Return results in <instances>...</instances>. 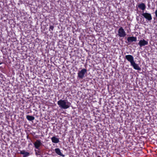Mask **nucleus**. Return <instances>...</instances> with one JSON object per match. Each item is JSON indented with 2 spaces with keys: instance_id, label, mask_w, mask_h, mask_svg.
I'll return each instance as SVG.
<instances>
[{
  "instance_id": "f257e3e1",
  "label": "nucleus",
  "mask_w": 157,
  "mask_h": 157,
  "mask_svg": "<svg viewBox=\"0 0 157 157\" xmlns=\"http://www.w3.org/2000/svg\"><path fill=\"white\" fill-rule=\"evenodd\" d=\"M125 58L128 62H130L131 65L132 66L134 69L138 71L141 70V68L139 65L136 63L134 61L133 56L130 55H127L125 56Z\"/></svg>"
},
{
  "instance_id": "f03ea898",
  "label": "nucleus",
  "mask_w": 157,
  "mask_h": 157,
  "mask_svg": "<svg viewBox=\"0 0 157 157\" xmlns=\"http://www.w3.org/2000/svg\"><path fill=\"white\" fill-rule=\"evenodd\" d=\"M57 104L60 107L64 109L68 108L71 105V103L69 102H67L66 100L61 99L58 101Z\"/></svg>"
},
{
  "instance_id": "7ed1b4c3",
  "label": "nucleus",
  "mask_w": 157,
  "mask_h": 157,
  "mask_svg": "<svg viewBox=\"0 0 157 157\" xmlns=\"http://www.w3.org/2000/svg\"><path fill=\"white\" fill-rule=\"evenodd\" d=\"M87 73L86 69H83L81 71H78L77 73L78 77L79 78L82 79L84 77L85 75Z\"/></svg>"
},
{
  "instance_id": "20e7f679",
  "label": "nucleus",
  "mask_w": 157,
  "mask_h": 157,
  "mask_svg": "<svg viewBox=\"0 0 157 157\" xmlns=\"http://www.w3.org/2000/svg\"><path fill=\"white\" fill-rule=\"evenodd\" d=\"M33 144L35 148L38 150H40V147L42 145V143L40 140H36L33 143Z\"/></svg>"
},
{
  "instance_id": "39448f33",
  "label": "nucleus",
  "mask_w": 157,
  "mask_h": 157,
  "mask_svg": "<svg viewBox=\"0 0 157 157\" xmlns=\"http://www.w3.org/2000/svg\"><path fill=\"white\" fill-rule=\"evenodd\" d=\"M142 15L148 21H150L152 19L150 13H144V11H143Z\"/></svg>"
},
{
  "instance_id": "423d86ee",
  "label": "nucleus",
  "mask_w": 157,
  "mask_h": 157,
  "mask_svg": "<svg viewBox=\"0 0 157 157\" xmlns=\"http://www.w3.org/2000/svg\"><path fill=\"white\" fill-rule=\"evenodd\" d=\"M148 44V41L145 40L144 39L140 40L138 43V44L139 45L140 47H142V46L145 45H147Z\"/></svg>"
},
{
  "instance_id": "0eeeda50",
  "label": "nucleus",
  "mask_w": 157,
  "mask_h": 157,
  "mask_svg": "<svg viewBox=\"0 0 157 157\" xmlns=\"http://www.w3.org/2000/svg\"><path fill=\"white\" fill-rule=\"evenodd\" d=\"M18 153L23 155V157H27L30 155L29 152L26 151L25 150H24L20 151V152Z\"/></svg>"
},
{
  "instance_id": "6e6552de",
  "label": "nucleus",
  "mask_w": 157,
  "mask_h": 157,
  "mask_svg": "<svg viewBox=\"0 0 157 157\" xmlns=\"http://www.w3.org/2000/svg\"><path fill=\"white\" fill-rule=\"evenodd\" d=\"M124 30H118V35L121 37H124L126 36L125 32Z\"/></svg>"
},
{
  "instance_id": "1a4fd4ad",
  "label": "nucleus",
  "mask_w": 157,
  "mask_h": 157,
  "mask_svg": "<svg viewBox=\"0 0 157 157\" xmlns=\"http://www.w3.org/2000/svg\"><path fill=\"white\" fill-rule=\"evenodd\" d=\"M55 151L56 153L58 155L64 157V156L61 152L60 149L59 148H56L55 149Z\"/></svg>"
},
{
  "instance_id": "9d476101",
  "label": "nucleus",
  "mask_w": 157,
  "mask_h": 157,
  "mask_svg": "<svg viewBox=\"0 0 157 157\" xmlns=\"http://www.w3.org/2000/svg\"><path fill=\"white\" fill-rule=\"evenodd\" d=\"M127 40L128 42L136 41V38L134 36H130L128 37Z\"/></svg>"
},
{
  "instance_id": "9b49d317",
  "label": "nucleus",
  "mask_w": 157,
  "mask_h": 157,
  "mask_svg": "<svg viewBox=\"0 0 157 157\" xmlns=\"http://www.w3.org/2000/svg\"><path fill=\"white\" fill-rule=\"evenodd\" d=\"M52 142L54 143H58L59 142V139L56 136H53L51 138Z\"/></svg>"
},
{
  "instance_id": "f8f14e48",
  "label": "nucleus",
  "mask_w": 157,
  "mask_h": 157,
  "mask_svg": "<svg viewBox=\"0 0 157 157\" xmlns=\"http://www.w3.org/2000/svg\"><path fill=\"white\" fill-rule=\"evenodd\" d=\"M138 6L139 8L142 10H144L146 8L145 4L143 3L139 4Z\"/></svg>"
},
{
  "instance_id": "ddd939ff",
  "label": "nucleus",
  "mask_w": 157,
  "mask_h": 157,
  "mask_svg": "<svg viewBox=\"0 0 157 157\" xmlns=\"http://www.w3.org/2000/svg\"><path fill=\"white\" fill-rule=\"evenodd\" d=\"M26 117L28 120L30 121H32L35 119L34 117L29 115H27Z\"/></svg>"
},
{
  "instance_id": "4468645a",
  "label": "nucleus",
  "mask_w": 157,
  "mask_h": 157,
  "mask_svg": "<svg viewBox=\"0 0 157 157\" xmlns=\"http://www.w3.org/2000/svg\"><path fill=\"white\" fill-rule=\"evenodd\" d=\"M39 150H38V151H36V150H35V152H36L35 154H36V155H40V154H39L40 151Z\"/></svg>"
},
{
  "instance_id": "2eb2a0df",
  "label": "nucleus",
  "mask_w": 157,
  "mask_h": 157,
  "mask_svg": "<svg viewBox=\"0 0 157 157\" xmlns=\"http://www.w3.org/2000/svg\"><path fill=\"white\" fill-rule=\"evenodd\" d=\"M136 19L138 21H139L140 20V21H141V18H140L139 16L136 17Z\"/></svg>"
},
{
  "instance_id": "dca6fc26",
  "label": "nucleus",
  "mask_w": 157,
  "mask_h": 157,
  "mask_svg": "<svg viewBox=\"0 0 157 157\" xmlns=\"http://www.w3.org/2000/svg\"><path fill=\"white\" fill-rule=\"evenodd\" d=\"M50 29H53L54 28V26L53 25H51L49 27Z\"/></svg>"
},
{
  "instance_id": "f3484780",
  "label": "nucleus",
  "mask_w": 157,
  "mask_h": 157,
  "mask_svg": "<svg viewBox=\"0 0 157 157\" xmlns=\"http://www.w3.org/2000/svg\"><path fill=\"white\" fill-rule=\"evenodd\" d=\"M69 43H70V44H73V42H71V40H70V41H69Z\"/></svg>"
},
{
  "instance_id": "a211bd4d",
  "label": "nucleus",
  "mask_w": 157,
  "mask_h": 157,
  "mask_svg": "<svg viewBox=\"0 0 157 157\" xmlns=\"http://www.w3.org/2000/svg\"><path fill=\"white\" fill-rule=\"evenodd\" d=\"M119 29H120V30H121V29H123L122 28V27H121Z\"/></svg>"
},
{
  "instance_id": "6ab92c4d",
  "label": "nucleus",
  "mask_w": 157,
  "mask_h": 157,
  "mask_svg": "<svg viewBox=\"0 0 157 157\" xmlns=\"http://www.w3.org/2000/svg\"><path fill=\"white\" fill-rule=\"evenodd\" d=\"M3 63L1 62H0V65H1V64H2Z\"/></svg>"
},
{
  "instance_id": "aec40b11",
  "label": "nucleus",
  "mask_w": 157,
  "mask_h": 157,
  "mask_svg": "<svg viewBox=\"0 0 157 157\" xmlns=\"http://www.w3.org/2000/svg\"><path fill=\"white\" fill-rule=\"evenodd\" d=\"M27 139H28V138H29V136H28H28H27Z\"/></svg>"
},
{
  "instance_id": "412c9836",
  "label": "nucleus",
  "mask_w": 157,
  "mask_h": 157,
  "mask_svg": "<svg viewBox=\"0 0 157 157\" xmlns=\"http://www.w3.org/2000/svg\"><path fill=\"white\" fill-rule=\"evenodd\" d=\"M71 41H72V42H73V43H74V42L72 41V40H71Z\"/></svg>"
}]
</instances>
